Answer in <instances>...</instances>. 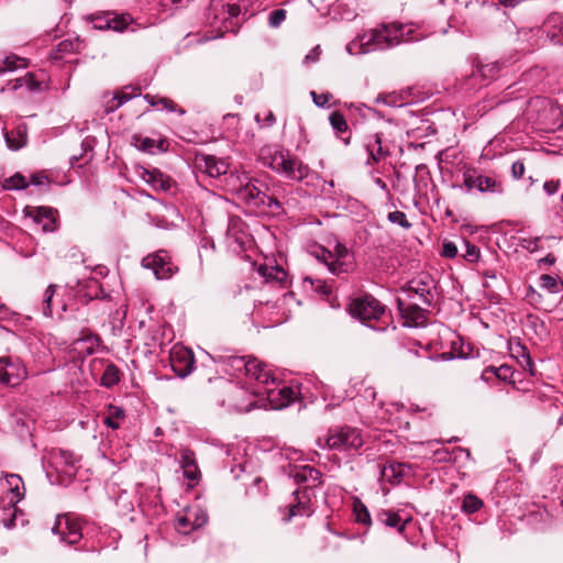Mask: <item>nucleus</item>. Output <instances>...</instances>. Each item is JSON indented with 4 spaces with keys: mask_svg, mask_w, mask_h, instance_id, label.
I'll use <instances>...</instances> for the list:
<instances>
[{
    "mask_svg": "<svg viewBox=\"0 0 563 563\" xmlns=\"http://www.w3.org/2000/svg\"><path fill=\"white\" fill-rule=\"evenodd\" d=\"M210 357L218 371L229 376L236 378L245 376L258 384L274 383L272 369L254 356L238 355L233 351L224 350L210 354Z\"/></svg>",
    "mask_w": 563,
    "mask_h": 563,
    "instance_id": "obj_1",
    "label": "nucleus"
},
{
    "mask_svg": "<svg viewBox=\"0 0 563 563\" xmlns=\"http://www.w3.org/2000/svg\"><path fill=\"white\" fill-rule=\"evenodd\" d=\"M258 161L263 166L295 183L303 181L312 173L308 164L278 144L262 146Z\"/></svg>",
    "mask_w": 563,
    "mask_h": 563,
    "instance_id": "obj_2",
    "label": "nucleus"
},
{
    "mask_svg": "<svg viewBox=\"0 0 563 563\" xmlns=\"http://www.w3.org/2000/svg\"><path fill=\"white\" fill-rule=\"evenodd\" d=\"M412 25L397 22L382 23L377 27L371 29L358 37L361 53L373 51H385L393 48L401 43H410L420 40Z\"/></svg>",
    "mask_w": 563,
    "mask_h": 563,
    "instance_id": "obj_3",
    "label": "nucleus"
},
{
    "mask_svg": "<svg viewBox=\"0 0 563 563\" xmlns=\"http://www.w3.org/2000/svg\"><path fill=\"white\" fill-rule=\"evenodd\" d=\"M346 310L353 319L376 331L386 330L390 320L387 307L369 292L351 296Z\"/></svg>",
    "mask_w": 563,
    "mask_h": 563,
    "instance_id": "obj_4",
    "label": "nucleus"
},
{
    "mask_svg": "<svg viewBox=\"0 0 563 563\" xmlns=\"http://www.w3.org/2000/svg\"><path fill=\"white\" fill-rule=\"evenodd\" d=\"M238 197L250 208L256 209L257 212L273 217L285 216L286 206L289 205L288 200L284 201L275 194H267V189L264 190V184L256 178H251L244 186H241Z\"/></svg>",
    "mask_w": 563,
    "mask_h": 563,
    "instance_id": "obj_5",
    "label": "nucleus"
},
{
    "mask_svg": "<svg viewBox=\"0 0 563 563\" xmlns=\"http://www.w3.org/2000/svg\"><path fill=\"white\" fill-rule=\"evenodd\" d=\"M459 187L470 195L503 196L505 194L504 180L499 174L472 165H465L462 168V184Z\"/></svg>",
    "mask_w": 563,
    "mask_h": 563,
    "instance_id": "obj_6",
    "label": "nucleus"
},
{
    "mask_svg": "<svg viewBox=\"0 0 563 563\" xmlns=\"http://www.w3.org/2000/svg\"><path fill=\"white\" fill-rule=\"evenodd\" d=\"M363 444L362 431L351 426L330 428L324 437L317 440L320 449L340 452L357 451Z\"/></svg>",
    "mask_w": 563,
    "mask_h": 563,
    "instance_id": "obj_7",
    "label": "nucleus"
},
{
    "mask_svg": "<svg viewBox=\"0 0 563 563\" xmlns=\"http://www.w3.org/2000/svg\"><path fill=\"white\" fill-rule=\"evenodd\" d=\"M225 242L228 247L234 253L244 252L253 245V238L249 232V227L240 217H230Z\"/></svg>",
    "mask_w": 563,
    "mask_h": 563,
    "instance_id": "obj_8",
    "label": "nucleus"
},
{
    "mask_svg": "<svg viewBox=\"0 0 563 563\" xmlns=\"http://www.w3.org/2000/svg\"><path fill=\"white\" fill-rule=\"evenodd\" d=\"M141 264L144 268L151 269L157 279H169L178 272V266L165 250L144 256Z\"/></svg>",
    "mask_w": 563,
    "mask_h": 563,
    "instance_id": "obj_9",
    "label": "nucleus"
},
{
    "mask_svg": "<svg viewBox=\"0 0 563 563\" xmlns=\"http://www.w3.org/2000/svg\"><path fill=\"white\" fill-rule=\"evenodd\" d=\"M269 384L275 385V382L268 384H262L263 390L260 394L266 395L267 400L273 409H283L288 407L298 399L300 394L298 386H287L278 384L274 387H269Z\"/></svg>",
    "mask_w": 563,
    "mask_h": 563,
    "instance_id": "obj_10",
    "label": "nucleus"
},
{
    "mask_svg": "<svg viewBox=\"0 0 563 563\" xmlns=\"http://www.w3.org/2000/svg\"><path fill=\"white\" fill-rule=\"evenodd\" d=\"M27 376L26 367L19 357H0V384L8 387L19 386Z\"/></svg>",
    "mask_w": 563,
    "mask_h": 563,
    "instance_id": "obj_11",
    "label": "nucleus"
},
{
    "mask_svg": "<svg viewBox=\"0 0 563 563\" xmlns=\"http://www.w3.org/2000/svg\"><path fill=\"white\" fill-rule=\"evenodd\" d=\"M222 385L223 391L227 395V398L221 400L222 405H228V407L239 412H249L255 407V401L249 399V393L244 387L228 380H223Z\"/></svg>",
    "mask_w": 563,
    "mask_h": 563,
    "instance_id": "obj_12",
    "label": "nucleus"
},
{
    "mask_svg": "<svg viewBox=\"0 0 563 563\" xmlns=\"http://www.w3.org/2000/svg\"><path fill=\"white\" fill-rule=\"evenodd\" d=\"M435 283L430 275H420L409 280L405 287L408 298L418 296L422 303L431 307L434 302Z\"/></svg>",
    "mask_w": 563,
    "mask_h": 563,
    "instance_id": "obj_13",
    "label": "nucleus"
},
{
    "mask_svg": "<svg viewBox=\"0 0 563 563\" xmlns=\"http://www.w3.org/2000/svg\"><path fill=\"white\" fill-rule=\"evenodd\" d=\"M364 146L368 154L366 161L368 165L378 164L390 155L389 145L386 143L384 134L380 132L367 134L364 140Z\"/></svg>",
    "mask_w": 563,
    "mask_h": 563,
    "instance_id": "obj_14",
    "label": "nucleus"
},
{
    "mask_svg": "<svg viewBox=\"0 0 563 563\" xmlns=\"http://www.w3.org/2000/svg\"><path fill=\"white\" fill-rule=\"evenodd\" d=\"M169 364L178 377L185 378L194 371L195 357L188 349L173 347L169 354Z\"/></svg>",
    "mask_w": 563,
    "mask_h": 563,
    "instance_id": "obj_15",
    "label": "nucleus"
},
{
    "mask_svg": "<svg viewBox=\"0 0 563 563\" xmlns=\"http://www.w3.org/2000/svg\"><path fill=\"white\" fill-rule=\"evenodd\" d=\"M58 518L56 525L53 527V532L59 533L62 540L69 545L78 543L81 538V521L78 518H73L69 515Z\"/></svg>",
    "mask_w": 563,
    "mask_h": 563,
    "instance_id": "obj_16",
    "label": "nucleus"
},
{
    "mask_svg": "<svg viewBox=\"0 0 563 563\" xmlns=\"http://www.w3.org/2000/svg\"><path fill=\"white\" fill-rule=\"evenodd\" d=\"M397 308L404 324L407 327H424L428 322L429 310L419 307L416 303L405 305L401 299H397Z\"/></svg>",
    "mask_w": 563,
    "mask_h": 563,
    "instance_id": "obj_17",
    "label": "nucleus"
},
{
    "mask_svg": "<svg viewBox=\"0 0 563 563\" xmlns=\"http://www.w3.org/2000/svg\"><path fill=\"white\" fill-rule=\"evenodd\" d=\"M537 32L544 34L553 45L563 46V15L559 12L550 13Z\"/></svg>",
    "mask_w": 563,
    "mask_h": 563,
    "instance_id": "obj_18",
    "label": "nucleus"
},
{
    "mask_svg": "<svg viewBox=\"0 0 563 563\" xmlns=\"http://www.w3.org/2000/svg\"><path fill=\"white\" fill-rule=\"evenodd\" d=\"M411 521V517L404 518L401 511H395L391 509H382L375 514V522L397 530L399 533H404L406 526Z\"/></svg>",
    "mask_w": 563,
    "mask_h": 563,
    "instance_id": "obj_19",
    "label": "nucleus"
},
{
    "mask_svg": "<svg viewBox=\"0 0 563 563\" xmlns=\"http://www.w3.org/2000/svg\"><path fill=\"white\" fill-rule=\"evenodd\" d=\"M196 161L198 168L212 178H219L229 170V164L224 159L212 155H200L197 156Z\"/></svg>",
    "mask_w": 563,
    "mask_h": 563,
    "instance_id": "obj_20",
    "label": "nucleus"
},
{
    "mask_svg": "<svg viewBox=\"0 0 563 563\" xmlns=\"http://www.w3.org/2000/svg\"><path fill=\"white\" fill-rule=\"evenodd\" d=\"M332 256L333 266L331 267V273L333 275L347 274L353 269L352 255L344 244L336 242Z\"/></svg>",
    "mask_w": 563,
    "mask_h": 563,
    "instance_id": "obj_21",
    "label": "nucleus"
},
{
    "mask_svg": "<svg viewBox=\"0 0 563 563\" xmlns=\"http://www.w3.org/2000/svg\"><path fill=\"white\" fill-rule=\"evenodd\" d=\"M294 503L288 506V514L284 518V521L289 522L294 517L297 516H310L312 514L310 498L306 490L296 489L292 493Z\"/></svg>",
    "mask_w": 563,
    "mask_h": 563,
    "instance_id": "obj_22",
    "label": "nucleus"
},
{
    "mask_svg": "<svg viewBox=\"0 0 563 563\" xmlns=\"http://www.w3.org/2000/svg\"><path fill=\"white\" fill-rule=\"evenodd\" d=\"M132 144L140 151L147 154L165 153L169 148V142L166 137L154 140L148 136L141 134H134L132 136Z\"/></svg>",
    "mask_w": 563,
    "mask_h": 563,
    "instance_id": "obj_23",
    "label": "nucleus"
},
{
    "mask_svg": "<svg viewBox=\"0 0 563 563\" xmlns=\"http://www.w3.org/2000/svg\"><path fill=\"white\" fill-rule=\"evenodd\" d=\"M289 475L297 484H311L318 486L322 484V473L311 465L291 466Z\"/></svg>",
    "mask_w": 563,
    "mask_h": 563,
    "instance_id": "obj_24",
    "label": "nucleus"
},
{
    "mask_svg": "<svg viewBox=\"0 0 563 563\" xmlns=\"http://www.w3.org/2000/svg\"><path fill=\"white\" fill-rule=\"evenodd\" d=\"M179 465L183 468L184 477L192 483V485L197 484L200 478V471L192 450L187 448L180 450Z\"/></svg>",
    "mask_w": 563,
    "mask_h": 563,
    "instance_id": "obj_25",
    "label": "nucleus"
},
{
    "mask_svg": "<svg viewBox=\"0 0 563 563\" xmlns=\"http://www.w3.org/2000/svg\"><path fill=\"white\" fill-rule=\"evenodd\" d=\"M141 178L152 186L155 190L168 191L172 187L173 180L172 178L162 173L157 168L146 169L143 168L140 173Z\"/></svg>",
    "mask_w": 563,
    "mask_h": 563,
    "instance_id": "obj_26",
    "label": "nucleus"
},
{
    "mask_svg": "<svg viewBox=\"0 0 563 563\" xmlns=\"http://www.w3.org/2000/svg\"><path fill=\"white\" fill-rule=\"evenodd\" d=\"M25 87L30 92H40L46 89V75L44 73H27L23 77L15 79L14 89Z\"/></svg>",
    "mask_w": 563,
    "mask_h": 563,
    "instance_id": "obj_27",
    "label": "nucleus"
},
{
    "mask_svg": "<svg viewBox=\"0 0 563 563\" xmlns=\"http://www.w3.org/2000/svg\"><path fill=\"white\" fill-rule=\"evenodd\" d=\"M27 216L32 217L35 223L41 224L42 231L45 233L53 232L56 229L54 212L51 208L37 207L29 211Z\"/></svg>",
    "mask_w": 563,
    "mask_h": 563,
    "instance_id": "obj_28",
    "label": "nucleus"
},
{
    "mask_svg": "<svg viewBox=\"0 0 563 563\" xmlns=\"http://www.w3.org/2000/svg\"><path fill=\"white\" fill-rule=\"evenodd\" d=\"M329 122L335 133V135L345 144L349 145L351 142V131L346 122L345 117L340 111H333L329 115Z\"/></svg>",
    "mask_w": 563,
    "mask_h": 563,
    "instance_id": "obj_29",
    "label": "nucleus"
},
{
    "mask_svg": "<svg viewBox=\"0 0 563 563\" xmlns=\"http://www.w3.org/2000/svg\"><path fill=\"white\" fill-rule=\"evenodd\" d=\"M258 275L265 283H276L282 285L287 279V272L279 265L261 264L257 267Z\"/></svg>",
    "mask_w": 563,
    "mask_h": 563,
    "instance_id": "obj_30",
    "label": "nucleus"
},
{
    "mask_svg": "<svg viewBox=\"0 0 563 563\" xmlns=\"http://www.w3.org/2000/svg\"><path fill=\"white\" fill-rule=\"evenodd\" d=\"M58 288L55 284H49L44 291L43 300H42V311L45 317H53L54 309L60 308L62 311L66 310V305L63 301H54V297L56 295V289Z\"/></svg>",
    "mask_w": 563,
    "mask_h": 563,
    "instance_id": "obj_31",
    "label": "nucleus"
},
{
    "mask_svg": "<svg viewBox=\"0 0 563 563\" xmlns=\"http://www.w3.org/2000/svg\"><path fill=\"white\" fill-rule=\"evenodd\" d=\"M144 100L151 106L157 109H165L169 112H176L179 115H184L186 110L179 107L176 102L167 97L155 96L146 93L143 96Z\"/></svg>",
    "mask_w": 563,
    "mask_h": 563,
    "instance_id": "obj_32",
    "label": "nucleus"
},
{
    "mask_svg": "<svg viewBox=\"0 0 563 563\" xmlns=\"http://www.w3.org/2000/svg\"><path fill=\"white\" fill-rule=\"evenodd\" d=\"M410 466L405 463L391 462L384 466L383 475L393 484L399 483L408 474Z\"/></svg>",
    "mask_w": 563,
    "mask_h": 563,
    "instance_id": "obj_33",
    "label": "nucleus"
},
{
    "mask_svg": "<svg viewBox=\"0 0 563 563\" xmlns=\"http://www.w3.org/2000/svg\"><path fill=\"white\" fill-rule=\"evenodd\" d=\"M109 19V26L108 30L114 31V32H124L130 24L133 23V18L129 13H118L115 11H109L108 14Z\"/></svg>",
    "mask_w": 563,
    "mask_h": 563,
    "instance_id": "obj_34",
    "label": "nucleus"
},
{
    "mask_svg": "<svg viewBox=\"0 0 563 563\" xmlns=\"http://www.w3.org/2000/svg\"><path fill=\"white\" fill-rule=\"evenodd\" d=\"M82 296L88 300L106 299L109 295L104 291L102 284L95 278L87 280L81 289Z\"/></svg>",
    "mask_w": 563,
    "mask_h": 563,
    "instance_id": "obj_35",
    "label": "nucleus"
},
{
    "mask_svg": "<svg viewBox=\"0 0 563 563\" xmlns=\"http://www.w3.org/2000/svg\"><path fill=\"white\" fill-rule=\"evenodd\" d=\"M29 60L15 54H10L0 59V75L9 71H14L20 68H26Z\"/></svg>",
    "mask_w": 563,
    "mask_h": 563,
    "instance_id": "obj_36",
    "label": "nucleus"
},
{
    "mask_svg": "<svg viewBox=\"0 0 563 563\" xmlns=\"http://www.w3.org/2000/svg\"><path fill=\"white\" fill-rule=\"evenodd\" d=\"M52 464L56 470L67 473L68 468L75 466L74 454L68 451L58 450L57 452L53 453Z\"/></svg>",
    "mask_w": 563,
    "mask_h": 563,
    "instance_id": "obj_37",
    "label": "nucleus"
},
{
    "mask_svg": "<svg viewBox=\"0 0 563 563\" xmlns=\"http://www.w3.org/2000/svg\"><path fill=\"white\" fill-rule=\"evenodd\" d=\"M515 357L518 360L519 365L523 371L529 372L531 375L536 374L533 361L527 350V347L520 343L514 349Z\"/></svg>",
    "mask_w": 563,
    "mask_h": 563,
    "instance_id": "obj_38",
    "label": "nucleus"
},
{
    "mask_svg": "<svg viewBox=\"0 0 563 563\" xmlns=\"http://www.w3.org/2000/svg\"><path fill=\"white\" fill-rule=\"evenodd\" d=\"M120 379L121 371L119 369V367L113 363L107 364L101 376V385L103 387L111 388L119 384Z\"/></svg>",
    "mask_w": 563,
    "mask_h": 563,
    "instance_id": "obj_39",
    "label": "nucleus"
},
{
    "mask_svg": "<svg viewBox=\"0 0 563 563\" xmlns=\"http://www.w3.org/2000/svg\"><path fill=\"white\" fill-rule=\"evenodd\" d=\"M484 506L483 500L473 493L464 495L461 509L467 515H472L481 510Z\"/></svg>",
    "mask_w": 563,
    "mask_h": 563,
    "instance_id": "obj_40",
    "label": "nucleus"
},
{
    "mask_svg": "<svg viewBox=\"0 0 563 563\" xmlns=\"http://www.w3.org/2000/svg\"><path fill=\"white\" fill-rule=\"evenodd\" d=\"M504 67V63L492 62L486 64H478L477 70L483 79L492 80L497 77L498 73Z\"/></svg>",
    "mask_w": 563,
    "mask_h": 563,
    "instance_id": "obj_41",
    "label": "nucleus"
},
{
    "mask_svg": "<svg viewBox=\"0 0 563 563\" xmlns=\"http://www.w3.org/2000/svg\"><path fill=\"white\" fill-rule=\"evenodd\" d=\"M465 245V253L463 254V257L468 263H478L482 265H485L487 263V258L482 257L481 250L475 244H472L467 240H463Z\"/></svg>",
    "mask_w": 563,
    "mask_h": 563,
    "instance_id": "obj_42",
    "label": "nucleus"
},
{
    "mask_svg": "<svg viewBox=\"0 0 563 563\" xmlns=\"http://www.w3.org/2000/svg\"><path fill=\"white\" fill-rule=\"evenodd\" d=\"M27 187L29 181L20 173H15L13 176L5 178L2 183V188L4 190H23Z\"/></svg>",
    "mask_w": 563,
    "mask_h": 563,
    "instance_id": "obj_43",
    "label": "nucleus"
},
{
    "mask_svg": "<svg viewBox=\"0 0 563 563\" xmlns=\"http://www.w3.org/2000/svg\"><path fill=\"white\" fill-rule=\"evenodd\" d=\"M310 253L318 261L323 263L328 267V269L331 272V267L333 266L332 251L325 249L322 245L314 244V245H312Z\"/></svg>",
    "mask_w": 563,
    "mask_h": 563,
    "instance_id": "obj_44",
    "label": "nucleus"
},
{
    "mask_svg": "<svg viewBox=\"0 0 563 563\" xmlns=\"http://www.w3.org/2000/svg\"><path fill=\"white\" fill-rule=\"evenodd\" d=\"M109 11H98L91 14H88L85 19L92 24V27L100 31H108Z\"/></svg>",
    "mask_w": 563,
    "mask_h": 563,
    "instance_id": "obj_45",
    "label": "nucleus"
},
{
    "mask_svg": "<svg viewBox=\"0 0 563 563\" xmlns=\"http://www.w3.org/2000/svg\"><path fill=\"white\" fill-rule=\"evenodd\" d=\"M354 515L357 523L369 527L373 522L367 507L358 499L354 501Z\"/></svg>",
    "mask_w": 563,
    "mask_h": 563,
    "instance_id": "obj_46",
    "label": "nucleus"
},
{
    "mask_svg": "<svg viewBox=\"0 0 563 563\" xmlns=\"http://www.w3.org/2000/svg\"><path fill=\"white\" fill-rule=\"evenodd\" d=\"M175 529L183 534H188L197 529V527L192 522L191 515H189L187 510L185 515L177 516L175 521Z\"/></svg>",
    "mask_w": 563,
    "mask_h": 563,
    "instance_id": "obj_47",
    "label": "nucleus"
},
{
    "mask_svg": "<svg viewBox=\"0 0 563 563\" xmlns=\"http://www.w3.org/2000/svg\"><path fill=\"white\" fill-rule=\"evenodd\" d=\"M101 343L100 338L97 334L87 335L86 338L78 341V344L81 345L79 352L85 355H91L95 353V350Z\"/></svg>",
    "mask_w": 563,
    "mask_h": 563,
    "instance_id": "obj_48",
    "label": "nucleus"
},
{
    "mask_svg": "<svg viewBox=\"0 0 563 563\" xmlns=\"http://www.w3.org/2000/svg\"><path fill=\"white\" fill-rule=\"evenodd\" d=\"M110 412L111 416L104 418L103 423L112 430H117L120 427L118 419L125 417L124 410L120 407L110 406Z\"/></svg>",
    "mask_w": 563,
    "mask_h": 563,
    "instance_id": "obj_49",
    "label": "nucleus"
},
{
    "mask_svg": "<svg viewBox=\"0 0 563 563\" xmlns=\"http://www.w3.org/2000/svg\"><path fill=\"white\" fill-rule=\"evenodd\" d=\"M487 373H492L494 374L498 379L500 380H507L509 377L512 376V371H511V367L508 366V365H501L499 367H494V366H489L487 367L483 374H482V378L483 379H486V374Z\"/></svg>",
    "mask_w": 563,
    "mask_h": 563,
    "instance_id": "obj_50",
    "label": "nucleus"
},
{
    "mask_svg": "<svg viewBox=\"0 0 563 563\" xmlns=\"http://www.w3.org/2000/svg\"><path fill=\"white\" fill-rule=\"evenodd\" d=\"M141 95V87L128 86L123 91L117 92L114 95L118 102H120V107L131 99Z\"/></svg>",
    "mask_w": 563,
    "mask_h": 563,
    "instance_id": "obj_51",
    "label": "nucleus"
},
{
    "mask_svg": "<svg viewBox=\"0 0 563 563\" xmlns=\"http://www.w3.org/2000/svg\"><path fill=\"white\" fill-rule=\"evenodd\" d=\"M387 220L390 223L397 224L405 230H409L412 227L411 222L408 221L407 216L402 211L396 210L389 212L387 214Z\"/></svg>",
    "mask_w": 563,
    "mask_h": 563,
    "instance_id": "obj_52",
    "label": "nucleus"
},
{
    "mask_svg": "<svg viewBox=\"0 0 563 563\" xmlns=\"http://www.w3.org/2000/svg\"><path fill=\"white\" fill-rule=\"evenodd\" d=\"M489 261L498 262L497 254H489V257L487 258V263L485 265L479 264V271L484 278H490L495 279L497 278V268L489 264Z\"/></svg>",
    "mask_w": 563,
    "mask_h": 563,
    "instance_id": "obj_53",
    "label": "nucleus"
},
{
    "mask_svg": "<svg viewBox=\"0 0 563 563\" xmlns=\"http://www.w3.org/2000/svg\"><path fill=\"white\" fill-rule=\"evenodd\" d=\"M305 283H309L312 289L323 297H327L331 294V287L321 279H312L311 277H306Z\"/></svg>",
    "mask_w": 563,
    "mask_h": 563,
    "instance_id": "obj_54",
    "label": "nucleus"
},
{
    "mask_svg": "<svg viewBox=\"0 0 563 563\" xmlns=\"http://www.w3.org/2000/svg\"><path fill=\"white\" fill-rule=\"evenodd\" d=\"M188 514L191 515L192 522L197 527V529L201 528L208 522V515L201 508L187 509Z\"/></svg>",
    "mask_w": 563,
    "mask_h": 563,
    "instance_id": "obj_55",
    "label": "nucleus"
},
{
    "mask_svg": "<svg viewBox=\"0 0 563 563\" xmlns=\"http://www.w3.org/2000/svg\"><path fill=\"white\" fill-rule=\"evenodd\" d=\"M540 287L547 289L550 292H558L559 280L556 277L543 274L540 277Z\"/></svg>",
    "mask_w": 563,
    "mask_h": 563,
    "instance_id": "obj_56",
    "label": "nucleus"
},
{
    "mask_svg": "<svg viewBox=\"0 0 563 563\" xmlns=\"http://www.w3.org/2000/svg\"><path fill=\"white\" fill-rule=\"evenodd\" d=\"M286 10L284 9H276L272 11L268 15V24L271 27H278L286 19Z\"/></svg>",
    "mask_w": 563,
    "mask_h": 563,
    "instance_id": "obj_57",
    "label": "nucleus"
},
{
    "mask_svg": "<svg viewBox=\"0 0 563 563\" xmlns=\"http://www.w3.org/2000/svg\"><path fill=\"white\" fill-rule=\"evenodd\" d=\"M310 96L312 98L313 103L319 108L329 107V101L333 97L330 92L317 93L316 91H311Z\"/></svg>",
    "mask_w": 563,
    "mask_h": 563,
    "instance_id": "obj_58",
    "label": "nucleus"
},
{
    "mask_svg": "<svg viewBox=\"0 0 563 563\" xmlns=\"http://www.w3.org/2000/svg\"><path fill=\"white\" fill-rule=\"evenodd\" d=\"M551 479L555 489H563V465L552 467Z\"/></svg>",
    "mask_w": 563,
    "mask_h": 563,
    "instance_id": "obj_59",
    "label": "nucleus"
},
{
    "mask_svg": "<svg viewBox=\"0 0 563 563\" xmlns=\"http://www.w3.org/2000/svg\"><path fill=\"white\" fill-rule=\"evenodd\" d=\"M540 238H523L520 240V246L529 252H536L540 249Z\"/></svg>",
    "mask_w": 563,
    "mask_h": 563,
    "instance_id": "obj_60",
    "label": "nucleus"
},
{
    "mask_svg": "<svg viewBox=\"0 0 563 563\" xmlns=\"http://www.w3.org/2000/svg\"><path fill=\"white\" fill-rule=\"evenodd\" d=\"M459 253L457 246L452 241H445L442 245L441 255L446 258H454Z\"/></svg>",
    "mask_w": 563,
    "mask_h": 563,
    "instance_id": "obj_61",
    "label": "nucleus"
},
{
    "mask_svg": "<svg viewBox=\"0 0 563 563\" xmlns=\"http://www.w3.org/2000/svg\"><path fill=\"white\" fill-rule=\"evenodd\" d=\"M49 183V179L47 177V175L45 174L44 170L42 172H37V173H34L32 176H31V180L29 181V185H34V186H42V185H46Z\"/></svg>",
    "mask_w": 563,
    "mask_h": 563,
    "instance_id": "obj_62",
    "label": "nucleus"
},
{
    "mask_svg": "<svg viewBox=\"0 0 563 563\" xmlns=\"http://www.w3.org/2000/svg\"><path fill=\"white\" fill-rule=\"evenodd\" d=\"M560 186H561V183L559 179L547 180L543 184V190L545 191V194L548 196H552L559 191Z\"/></svg>",
    "mask_w": 563,
    "mask_h": 563,
    "instance_id": "obj_63",
    "label": "nucleus"
},
{
    "mask_svg": "<svg viewBox=\"0 0 563 563\" xmlns=\"http://www.w3.org/2000/svg\"><path fill=\"white\" fill-rule=\"evenodd\" d=\"M525 164L522 161H516L511 165V176L514 179H520L525 175Z\"/></svg>",
    "mask_w": 563,
    "mask_h": 563,
    "instance_id": "obj_64",
    "label": "nucleus"
}]
</instances>
